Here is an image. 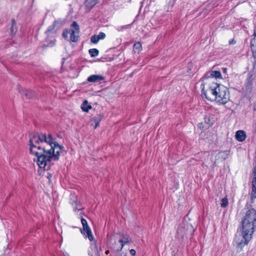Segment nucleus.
<instances>
[{"mask_svg": "<svg viewBox=\"0 0 256 256\" xmlns=\"http://www.w3.org/2000/svg\"><path fill=\"white\" fill-rule=\"evenodd\" d=\"M81 108L83 111L88 112L92 108V106L90 104H88L87 100H84L81 106Z\"/></svg>", "mask_w": 256, "mask_h": 256, "instance_id": "obj_17", "label": "nucleus"}, {"mask_svg": "<svg viewBox=\"0 0 256 256\" xmlns=\"http://www.w3.org/2000/svg\"><path fill=\"white\" fill-rule=\"evenodd\" d=\"M202 94L209 100H214L220 104H226L230 100V94L228 88L222 85L218 84L212 82L205 86L203 85Z\"/></svg>", "mask_w": 256, "mask_h": 256, "instance_id": "obj_2", "label": "nucleus"}, {"mask_svg": "<svg viewBox=\"0 0 256 256\" xmlns=\"http://www.w3.org/2000/svg\"><path fill=\"white\" fill-rule=\"evenodd\" d=\"M248 232H245L242 230V232H237L234 240V242L236 246L238 251H240L243 247L248 244L252 238V235Z\"/></svg>", "mask_w": 256, "mask_h": 256, "instance_id": "obj_4", "label": "nucleus"}, {"mask_svg": "<svg viewBox=\"0 0 256 256\" xmlns=\"http://www.w3.org/2000/svg\"><path fill=\"white\" fill-rule=\"evenodd\" d=\"M81 222L82 226L86 225V224H88L86 220L84 218H81Z\"/></svg>", "mask_w": 256, "mask_h": 256, "instance_id": "obj_26", "label": "nucleus"}, {"mask_svg": "<svg viewBox=\"0 0 256 256\" xmlns=\"http://www.w3.org/2000/svg\"><path fill=\"white\" fill-rule=\"evenodd\" d=\"M68 30H66L64 32H63L62 33V36L64 38H66L68 37Z\"/></svg>", "mask_w": 256, "mask_h": 256, "instance_id": "obj_27", "label": "nucleus"}, {"mask_svg": "<svg viewBox=\"0 0 256 256\" xmlns=\"http://www.w3.org/2000/svg\"><path fill=\"white\" fill-rule=\"evenodd\" d=\"M12 26L10 28V32H11V33L12 34L13 31H14L13 26L15 24V23H16L15 20L14 19H12Z\"/></svg>", "mask_w": 256, "mask_h": 256, "instance_id": "obj_25", "label": "nucleus"}, {"mask_svg": "<svg viewBox=\"0 0 256 256\" xmlns=\"http://www.w3.org/2000/svg\"><path fill=\"white\" fill-rule=\"evenodd\" d=\"M108 253H109V250H106V254H108Z\"/></svg>", "mask_w": 256, "mask_h": 256, "instance_id": "obj_34", "label": "nucleus"}, {"mask_svg": "<svg viewBox=\"0 0 256 256\" xmlns=\"http://www.w3.org/2000/svg\"><path fill=\"white\" fill-rule=\"evenodd\" d=\"M194 232V228L191 224L183 222L178 227L177 235L178 237L183 238L185 236L192 234Z\"/></svg>", "mask_w": 256, "mask_h": 256, "instance_id": "obj_5", "label": "nucleus"}, {"mask_svg": "<svg viewBox=\"0 0 256 256\" xmlns=\"http://www.w3.org/2000/svg\"><path fill=\"white\" fill-rule=\"evenodd\" d=\"M30 152L34 154L38 166L44 170L50 169L52 160H59L60 152L63 146L54 142L50 134L36 133L29 140Z\"/></svg>", "mask_w": 256, "mask_h": 256, "instance_id": "obj_1", "label": "nucleus"}, {"mask_svg": "<svg viewBox=\"0 0 256 256\" xmlns=\"http://www.w3.org/2000/svg\"><path fill=\"white\" fill-rule=\"evenodd\" d=\"M104 80V77L102 75L92 74L89 76L88 78V82H100L101 81Z\"/></svg>", "mask_w": 256, "mask_h": 256, "instance_id": "obj_11", "label": "nucleus"}, {"mask_svg": "<svg viewBox=\"0 0 256 256\" xmlns=\"http://www.w3.org/2000/svg\"><path fill=\"white\" fill-rule=\"evenodd\" d=\"M228 199L226 198H222L221 200L220 206L222 208H226L228 206Z\"/></svg>", "mask_w": 256, "mask_h": 256, "instance_id": "obj_23", "label": "nucleus"}, {"mask_svg": "<svg viewBox=\"0 0 256 256\" xmlns=\"http://www.w3.org/2000/svg\"><path fill=\"white\" fill-rule=\"evenodd\" d=\"M89 54L92 57H95L98 56L99 52L96 48H92L88 50Z\"/></svg>", "mask_w": 256, "mask_h": 256, "instance_id": "obj_20", "label": "nucleus"}, {"mask_svg": "<svg viewBox=\"0 0 256 256\" xmlns=\"http://www.w3.org/2000/svg\"><path fill=\"white\" fill-rule=\"evenodd\" d=\"M242 230L253 234L256 228V210L253 208L246 210L242 220Z\"/></svg>", "mask_w": 256, "mask_h": 256, "instance_id": "obj_3", "label": "nucleus"}, {"mask_svg": "<svg viewBox=\"0 0 256 256\" xmlns=\"http://www.w3.org/2000/svg\"><path fill=\"white\" fill-rule=\"evenodd\" d=\"M254 110L256 111V104L254 106Z\"/></svg>", "mask_w": 256, "mask_h": 256, "instance_id": "obj_33", "label": "nucleus"}, {"mask_svg": "<svg viewBox=\"0 0 256 256\" xmlns=\"http://www.w3.org/2000/svg\"><path fill=\"white\" fill-rule=\"evenodd\" d=\"M253 180L252 181V190L251 192V200H253L256 198V168H254L253 171Z\"/></svg>", "mask_w": 256, "mask_h": 256, "instance_id": "obj_8", "label": "nucleus"}, {"mask_svg": "<svg viewBox=\"0 0 256 256\" xmlns=\"http://www.w3.org/2000/svg\"><path fill=\"white\" fill-rule=\"evenodd\" d=\"M46 34L48 36V38L46 39V40L48 42H50V44H48V46H52L54 44V42H56V40L54 38V35H55V33L54 32L50 29H48L46 31Z\"/></svg>", "mask_w": 256, "mask_h": 256, "instance_id": "obj_12", "label": "nucleus"}, {"mask_svg": "<svg viewBox=\"0 0 256 256\" xmlns=\"http://www.w3.org/2000/svg\"><path fill=\"white\" fill-rule=\"evenodd\" d=\"M217 157L218 158L224 160L228 158V154L226 152H221L218 154Z\"/></svg>", "mask_w": 256, "mask_h": 256, "instance_id": "obj_21", "label": "nucleus"}, {"mask_svg": "<svg viewBox=\"0 0 256 256\" xmlns=\"http://www.w3.org/2000/svg\"><path fill=\"white\" fill-rule=\"evenodd\" d=\"M142 44L140 42H137L134 45V50L135 52H139L142 50Z\"/></svg>", "mask_w": 256, "mask_h": 256, "instance_id": "obj_18", "label": "nucleus"}, {"mask_svg": "<svg viewBox=\"0 0 256 256\" xmlns=\"http://www.w3.org/2000/svg\"><path fill=\"white\" fill-rule=\"evenodd\" d=\"M72 26L74 28L70 30V39L72 42H76L78 40L79 34V26L76 22H74Z\"/></svg>", "mask_w": 256, "mask_h": 256, "instance_id": "obj_7", "label": "nucleus"}, {"mask_svg": "<svg viewBox=\"0 0 256 256\" xmlns=\"http://www.w3.org/2000/svg\"><path fill=\"white\" fill-rule=\"evenodd\" d=\"M226 68H224V72H226Z\"/></svg>", "mask_w": 256, "mask_h": 256, "instance_id": "obj_35", "label": "nucleus"}, {"mask_svg": "<svg viewBox=\"0 0 256 256\" xmlns=\"http://www.w3.org/2000/svg\"><path fill=\"white\" fill-rule=\"evenodd\" d=\"M130 28V24H127L121 27V30L129 28Z\"/></svg>", "mask_w": 256, "mask_h": 256, "instance_id": "obj_28", "label": "nucleus"}, {"mask_svg": "<svg viewBox=\"0 0 256 256\" xmlns=\"http://www.w3.org/2000/svg\"><path fill=\"white\" fill-rule=\"evenodd\" d=\"M82 209V207L80 206V205H78V206H76V207H74V210H80Z\"/></svg>", "mask_w": 256, "mask_h": 256, "instance_id": "obj_32", "label": "nucleus"}, {"mask_svg": "<svg viewBox=\"0 0 256 256\" xmlns=\"http://www.w3.org/2000/svg\"><path fill=\"white\" fill-rule=\"evenodd\" d=\"M206 154V152H204V153H202V154Z\"/></svg>", "mask_w": 256, "mask_h": 256, "instance_id": "obj_36", "label": "nucleus"}, {"mask_svg": "<svg viewBox=\"0 0 256 256\" xmlns=\"http://www.w3.org/2000/svg\"><path fill=\"white\" fill-rule=\"evenodd\" d=\"M236 41L234 40V39H232L230 40H229L228 42V44H236Z\"/></svg>", "mask_w": 256, "mask_h": 256, "instance_id": "obj_30", "label": "nucleus"}, {"mask_svg": "<svg viewBox=\"0 0 256 256\" xmlns=\"http://www.w3.org/2000/svg\"><path fill=\"white\" fill-rule=\"evenodd\" d=\"M236 138L238 142H243L246 138V134L244 130H238L236 133Z\"/></svg>", "mask_w": 256, "mask_h": 256, "instance_id": "obj_15", "label": "nucleus"}, {"mask_svg": "<svg viewBox=\"0 0 256 256\" xmlns=\"http://www.w3.org/2000/svg\"><path fill=\"white\" fill-rule=\"evenodd\" d=\"M120 236V238L118 240V243L120 244H118V246H115L114 247V249L118 252L122 250L125 244L130 242L132 240L130 237L128 235L122 234Z\"/></svg>", "mask_w": 256, "mask_h": 256, "instance_id": "obj_6", "label": "nucleus"}, {"mask_svg": "<svg viewBox=\"0 0 256 256\" xmlns=\"http://www.w3.org/2000/svg\"><path fill=\"white\" fill-rule=\"evenodd\" d=\"M130 253L132 256H134L136 254V250L134 249H131L130 250Z\"/></svg>", "mask_w": 256, "mask_h": 256, "instance_id": "obj_29", "label": "nucleus"}, {"mask_svg": "<svg viewBox=\"0 0 256 256\" xmlns=\"http://www.w3.org/2000/svg\"><path fill=\"white\" fill-rule=\"evenodd\" d=\"M90 248L92 252L94 254L95 256H100L98 246L96 243L92 244L90 246Z\"/></svg>", "mask_w": 256, "mask_h": 256, "instance_id": "obj_16", "label": "nucleus"}, {"mask_svg": "<svg viewBox=\"0 0 256 256\" xmlns=\"http://www.w3.org/2000/svg\"><path fill=\"white\" fill-rule=\"evenodd\" d=\"M97 3V0H86V6L92 8Z\"/></svg>", "mask_w": 256, "mask_h": 256, "instance_id": "obj_22", "label": "nucleus"}, {"mask_svg": "<svg viewBox=\"0 0 256 256\" xmlns=\"http://www.w3.org/2000/svg\"><path fill=\"white\" fill-rule=\"evenodd\" d=\"M106 34L103 32H100L98 34H94L90 38V42L93 44H97L100 40H104L106 38Z\"/></svg>", "mask_w": 256, "mask_h": 256, "instance_id": "obj_13", "label": "nucleus"}, {"mask_svg": "<svg viewBox=\"0 0 256 256\" xmlns=\"http://www.w3.org/2000/svg\"><path fill=\"white\" fill-rule=\"evenodd\" d=\"M102 118V117L100 116H97L93 118V120L95 124L94 126V128H96L99 126L100 122V121Z\"/></svg>", "mask_w": 256, "mask_h": 256, "instance_id": "obj_19", "label": "nucleus"}, {"mask_svg": "<svg viewBox=\"0 0 256 256\" xmlns=\"http://www.w3.org/2000/svg\"><path fill=\"white\" fill-rule=\"evenodd\" d=\"M206 76H207L206 79L209 81L208 84L213 82L212 80L214 78H222L221 73L220 71L218 70H212L207 73Z\"/></svg>", "mask_w": 256, "mask_h": 256, "instance_id": "obj_9", "label": "nucleus"}, {"mask_svg": "<svg viewBox=\"0 0 256 256\" xmlns=\"http://www.w3.org/2000/svg\"><path fill=\"white\" fill-rule=\"evenodd\" d=\"M119 252L118 254L116 256H126V253H124V252Z\"/></svg>", "mask_w": 256, "mask_h": 256, "instance_id": "obj_31", "label": "nucleus"}, {"mask_svg": "<svg viewBox=\"0 0 256 256\" xmlns=\"http://www.w3.org/2000/svg\"><path fill=\"white\" fill-rule=\"evenodd\" d=\"M25 95L26 98H30L34 96V93L31 90H26V91Z\"/></svg>", "mask_w": 256, "mask_h": 256, "instance_id": "obj_24", "label": "nucleus"}, {"mask_svg": "<svg viewBox=\"0 0 256 256\" xmlns=\"http://www.w3.org/2000/svg\"><path fill=\"white\" fill-rule=\"evenodd\" d=\"M83 230H81V232L88 237L90 240L92 241L94 240V237L92 234V231L88 224L86 225L82 226Z\"/></svg>", "mask_w": 256, "mask_h": 256, "instance_id": "obj_10", "label": "nucleus"}, {"mask_svg": "<svg viewBox=\"0 0 256 256\" xmlns=\"http://www.w3.org/2000/svg\"><path fill=\"white\" fill-rule=\"evenodd\" d=\"M118 240L117 238V236L116 235H114L110 236V248L114 251L118 252L114 248V246H118L120 243H118Z\"/></svg>", "mask_w": 256, "mask_h": 256, "instance_id": "obj_14", "label": "nucleus"}, {"mask_svg": "<svg viewBox=\"0 0 256 256\" xmlns=\"http://www.w3.org/2000/svg\"><path fill=\"white\" fill-rule=\"evenodd\" d=\"M91 256H92V254Z\"/></svg>", "mask_w": 256, "mask_h": 256, "instance_id": "obj_37", "label": "nucleus"}]
</instances>
